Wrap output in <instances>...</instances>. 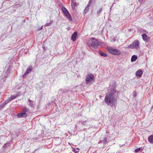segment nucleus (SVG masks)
I'll return each mask as SVG.
<instances>
[{
    "instance_id": "obj_26",
    "label": "nucleus",
    "mask_w": 153,
    "mask_h": 153,
    "mask_svg": "<svg viewBox=\"0 0 153 153\" xmlns=\"http://www.w3.org/2000/svg\"><path fill=\"white\" fill-rule=\"evenodd\" d=\"M91 0H90L87 6L89 7L91 5Z\"/></svg>"
},
{
    "instance_id": "obj_21",
    "label": "nucleus",
    "mask_w": 153,
    "mask_h": 153,
    "mask_svg": "<svg viewBox=\"0 0 153 153\" xmlns=\"http://www.w3.org/2000/svg\"><path fill=\"white\" fill-rule=\"evenodd\" d=\"M71 6L72 9L73 10H74L75 9V7L76 6H75L74 4V2L73 1V0L71 2Z\"/></svg>"
},
{
    "instance_id": "obj_9",
    "label": "nucleus",
    "mask_w": 153,
    "mask_h": 153,
    "mask_svg": "<svg viewBox=\"0 0 153 153\" xmlns=\"http://www.w3.org/2000/svg\"><path fill=\"white\" fill-rule=\"evenodd\" d=\"M28 105L32 108H34L35 104L32 100L29 99H28Z\"/></svg>"
},
{
    "instance_id": "obj_17",
    "label": "nucleus",
    "mask_w": 153,
    "mask_h": 153,
    "mask_svg": "<svg viewBox=\"0 0 153 153\" xmlns=\"http://www.w3.org/2000/svg\"><path fill=\"white\" fill-rule=\"evenodd\" d=\"M10 144V142H8L4 144L3 146V148H6L8 147Z\"/></svg>"
},
{
    "instance_id": "obj_4",
    "label": "nucleus",
    "mask_w": 153,
    "mask_h": 153,
    "mask_svg": "<svg viewBox=\"0 0 153 153\" xmlns=\"http://www.w3.org/2000/svg\"><path fill=\"white\" fill-rule=\"evenodd\" d=\"M107 49L110 53L113 55L118 56L120 55L121 53L120 50L112 47H107Z\"/></svg>"
},
{
    "instance_id": "obj_35",
    "label": "nucleus",
    "mask_w": 153,
    "mask_h": 153,
    "mask_svg": "<svg viewBox=\"0 0 153 153\" xmlns=\"http://www.w3.org/2000/svg\"><path fill=\"white\" fill-rule=\"evenodd\" d=\"M100 143V141L99 142V143Z\"/></svg>"
},
{
    "instance_id": "obj_20",
    "label": "nucleus",
    "mask_w": 153,
    "mask_h": 153,
    "mask_svg": "<svg viewBox=\"0 0 153 153\" xmlns=\"http://www.w3.org/2000/svg\"><path fill=\"white\" fill-rule=\"evenodd\" d=\"M79 148H76L74 149V148H73V151L75 153H78L79 151Z\"/></svg>"
},
{
    "instance_id": "obj_14",
    "label": "nucleus",
    "mask_w": 153,
    "mask_h": 153,
    "mask_svg": "<svg viewBox=\"0 0 153 153\" xmlns=\"http://www.w3.org/2000/svg\"><path fill=\"white\" fill-rule=\"evenodd\" d=\"M28 109H27L26 107H24L22 108V110L20 113L25 114H27L26 113L27 111H28Z\"/></svg>"
},
{
    "instance_id": "obj_13",
    "label": "nucleus",
    "mask_w": 153,
    "mask_h": 153,
    "mask_svg": "<svg viewBox=\"0 0 153 153\" xmlns=\"http://www.w3.org/2000/svg\"><path fill=\"white\" fill-rule=\"evenodd\" d=\"M17 116L19 118L25 117H27V114H25L21 113H20L17 114Z\"/></svg>"
},
{
    "instance_id": "obj_36",
    "label": "nucleus",
    "mask_w": 153,
    "mask_h": 153,
    "mask_svg": "<svg viewBox=\"0 0 153 153\" xmlns=\"http://www.w3.org/2000/svg\"><path fill=\"white\" fill-rule=\"evenodd\" d=\"M100 143V141L99 142V143Z\"/></svg>"
},
{
    "instance_id": "obj_1",
    "label": "nucleus",
    "mask_w": 153,
    "mask_h": 153,
    "mask_svg": "<svg viewBox=\"0 0 153 153\" xmlns=\"http://www.w3.org/2000/svg\"><path fill=\"white\" fill-rule=\"evenodd\" d=\"M117 96L111 91V93L106 94L104 101L107 105H112L117 102Z\"/></svg>"
},
{
    "instance_id": "obj_29",
    "label": "nucleus",
    "mask_w": 153,
    "mask_h": 153,
    "mask_svg": "<svg viewBox=\"0 0 153 153\" xmlns=\"http://www.w3.org/2000/svg\"><path fill=\"white\" fill-rule=\"evenodd\" d=\"M134 92V97H135L137 96V94H136V92L135 91V92Z\"/></svg>"
},
{
    "instance_id": "obj_33",
    "label": "nucleus",
    "mask_w": 153,
    "mask_h": 153,
    "mask_svg": "<svg viewBox=\"0 0 153 153\" xmlns=\"http://www.w3.org/2000/svg\"><path fill=\"white\" fill-rule=\"evenodd\" d=\"M115 41H116V39H114L113 40V41L114 42H115Z\"/></svg>"
},
{
    "instance_id": "obj_24",
    "label": "nucleus",
    "mask_w": 153,
    "mask_h": 153,
    "mask_svg": "<svg viewBox=\"0 0 153 153\" xmlns=\"http://www.w3.org/2000/svg\"><path fill=\"white\" fill-rule=\"evenodd\" d=\"M87 122H88V121L87 120L85 121H81V123H82V124L84 125H86L87 123Z\"/></svg>"
},
{
    "instance_id": "obj_22",
    "label": "nucleus",
    "mask_w": 153,
    "mask_h": 153,
    "mask_svg": "<svg viewBox=\"0 0 153 153\" xmlns=\"http://www.w3.org/2000/svg\"><path fill=\"white\" fill-rule=\"evenodd\" d=\"M3 74H4V76H2L1 77H2V78H6L8 76L7 74L4 71L3 72Z\"/></svg>"
},
{
    "instance_id": "obj_3",
    "label": "nucleus",
    "mask_w": 153,
    "mask_h": 153,
    "mask_svg": "<svg viewBox=\"0 0 153 153\" xmlns=\"http://www.w3.org/2000/svg\"><path fill=\"white\" fill-rule=\"evenodd\" d=\"M94 81V75L91 74L87 75L86 76L85 83L87 85H90Z\"/></svg>"
},
{
    "instance_id": "obj_15",
    "label": "nucleus",
    "mask_w": 153,
    "mask_h": 153,
    "mask_svg": "<svg viewBox=\"0 0 153 153\" xmlns=\"http://www.w3.org/2000/svg\"><path fill=\"white\" fill-rule=\"evenodd\" d=\"M148 140L150 143L153 144V135H151L148 137Z\"/></svg>"
},
{
    "instance_id": "obj_10",
    "label": "nucleus",
    "mask_w": 153,
    "mask_h": 153,
    "mask_svg": "<svg viewBox=\"0 0 153 153\" xmlns=\"http://www.w3.org/2000/svg\"><path fill=\"white\" fill-rule=\"evenodd\" d=\"M142 38L143 40L146 42H148L149 39V37L147 35L145 34H143L142 35Z\"/></svg>"
},
{
    "instance_id": "obj_32",
    "label": "nucleus",
    "mask_w": 153,
    "mask_h": 153,
    "mask_svg": "<svg viewBox=\"0 0 153 153\" xmlns=\"http://www.w3.org/2000/svg\"><path fill=\"white\" fill-rule=\"evenodd\" d=\"M53 22V20H50V22L51 23H52Z\"/></svg>"
},
{
    "instance_id": "obj_30",
    "label": "nucleus",
    "mask_w": 153,
    "mask_h": 153,
    "mask_svg": "<svg viewBox=\"0 0 153 153\" xmlns=\"http://www.w3.org/2000/svg\"><path fill=\"white\" fill-rule=\"evenodd\" d=\"M74 5L75 6H76L77 5V4L76 2H74Z\"/></svg>"
},
{
    "instance_id": "obj_6",
    "label": "nucleus",
    "mask_w": 153,
    "mask_h": 153,
    "mask_svg": "<svg viewBox=\"0 0 153 153\" xmlns=\"http://www.w3.org/2000/svg\"><path fill=\"white\" fill-rule=\"evenodd\" d=\"M19 94V92L17 93L16 94L11 95V96L9 98L8 100H6L3 104L1 105V107H4L5 105H6L8 102H9L10 101L14 99L17 96H18Z\"/></svg>"
},
{
    "instance_id": "obj_27",
    "label": "nucleus",
    "mask_w": 153,
    "mask_h": 153,
    "mask_svg": "<svg viewBox=\"0 0 153 153\" xmlns=\"http://www.w3.org/2000/svg\"><path fill=\"white\" fill-rule=\"evenodd\" d=\"M140 148H137V149H136L135 150H134V152L135 153H137V152H138L139 151H140Z\"/></svg>"
},
{
    "instance_id": "obj_25",
    "label": "nucleus",
    "mask_w": 153,
    "mask_h": 153,
    "mask_svg": "<svg viewBox=\"0 0 153 153\" xmlns=\"http://www.w3.org/2000/svg\"><path fill=\"white\" fill-rule=\"evenodd\" d=\"M107 138L106 137H105L103 140V143L104 144H105L106 143V141H107Z\"/></svg>"
},
{
    "instance_id": "obj_18",
    "label": "nucleus",
    "mask_w": 153,
    "mask_h": 153,
    "mask_svg": "<svg viewBox=\"0 0 153 153\" xmlns=\"http://www.w3.org/2000/svg\"><path fill=\"white\" fill-rule=\"evenodd\" d=\"M102 8L100 9L99 10H97V14L98 15V16L100 13L102 11Z\"/></svg>"
},
{
    "instance_id": "obj_19",
    "label": "nucleus",
    "mask_w": 153,
    "mask_h": 153,
    "mask_svg": "<svg viewBox=\"0 0 153 153\" xmlns=\"http://www.w3.org/2000/svg\"><path fill=\"white\" fill-rule=\"evenodd\" d=\"M99 53L101 56H103L104 57H105L107 56V54L106 53L102 52H100Z\"/></svg>"
},
{
    "instance_id": "obj_5",
    "label": "nucleus",
    "mask_w": 153,
    "mask_h": 153,
    "mask_svg": "<svg viewBox=\"0 0 153 153\" xmlns=\"http://www.w3.org/2000/svg\"><path fill=\"white\" fill-rule=\"evenodd\" d=\"M140 42L137 39L135 40L131 44L128 46V48H136L139 47Z\"/></svg>"
},
{
    "instance_id": "obj_16",
    "label": "nucleus",
    "mask_w": 153,
    "mask_h": 153,
    "mask_svg": "<svg viewBox=\"0 0 153 153\" xmlns=\"http://www.w3.org/2000/svg\"><path fill=\"white\" fill-rule=\"evenodd\" d=\"M137 57L136 55H133L132 56L131 59V62H134L137 59Z\"/></svg>"
},
{
    "instance_id": "obj_28",
    "label": "nucleus",
    "mask_w": 153,
    "mask_h": 153,
    "mask_svg": "<svg viewBox=\"0 0 153 153\" xmlns=\"http://www.w3.org/2000/svg\"><path fill=\"white\" fill-rule=\"evenodd\" d=\"M51 23L49 22L48 23H47L45 25V26H49L51 25Z\"/></svg>"
},
{
    "instance_id": "obj_11",
    "label": "nucleus",
    "mask_w": 153,
    "mask_h": 153,
    "mask_svg": "<svg viewBox=\"0 0 153 153\" xmlns=\"http://www.w3.org/2000/svg\"><path fill=\"white\" fill-rule=\"evenodd\" d=\"M77 36V33L75 31L73 33L71 37V39L73 41H75L76 40Z\"/></svg>"
},
{
    "instance_id": "obj_23",
    "label": "nucleus",
    "mask_w": 153,
    "mask_h": 153,
    "mask_svg": "<svg viewBox=\"0 0 153 153\" xmlns=\"http://www.w3.org/2000/svg\"><path fill=\"white\" fill-rule=\"evenodd\" d=\"M89 7L87 6L86 7H85V8L84 10V13L85 14H86L87 13V12L88 11V10L89 9Z\"/></svg>"
},
{
    "instance_id": "obj_34",
    "label": "nucleus",
    "mask_w": 153,
    "mask_h": 153,
    "mask_svg": "<svg viewBox=\"0 0 153 153\" xmlns=\"http://www.w3.org/2000/svg\"><path fill=\"white\" fill-rule=\"evenodd\" d=\"M43 27V26H42L41 27V29H40V30H42V29Z\"/></svg>"
},
{
    "instance_id": "obj_7",
    "label": "nucleus",
    "mask_w": 153,
    "mask_h": 153,
    "mask_svg": "<svg viewBox=\"0 0 153 153\" xmlns=\"http://www.w3.org/2000/svg\"><path fill=\"white\" fill-rule=\"evenodd\" d=\"M62 10L63 12L65 15L68 18L70 21L72 20V18L71 16L69 14L68 11L65 7H63L62 8Z\"/></svg>"
},
{
    "instance_id": "obj_12",
    "label": "nucleus",
    "mask_w": 153,
    "mask_h": 153,
    "mask_svg": "<svg viewBox=\"0 0 153 153\" xmlns=\"http://www.w3.org/2000/svg\"><path fill=\"white\" fill-rule=\"evenodd\" d=\"M143 72L140 69L137 71L135 75L136 76L140 77L143 74Z\"/></svg>"
},
{
    "instance_id": "obj_31",
    "label": "nucleus",
    "mask_w": 153,
    "mask_h": 153,
    "mask_svg": "<svg viewBox=\"0 0 153 153\" xmlns=\"http://www.w3.org/2000/svg\"><path fill=\"white\" fill-rule=\"evenodd\" d=\"M143 0H138V1L140 3H142L143 2Z\"/></svg>"
},
{
    "instance_id": "obj_2",
    "label": "nucleus",
    "mask_w": 153,
    "mask_h": 153,
    "mask_svg": "<svg viewBox=\"0 0 153 153\" xmlns=\"http://www.w3.org/2000/svg\"><path fill=\"white\" fill-rule=\"evenodd\" d=\"M87 44L89 47H91L94 48L97 47L99 45L98 40L94 37L88 40L87 42Z\"/></svg>"
},
{
    "instance_id": "obj_37",
    "label": "nucleus",
    "mask_w": 153,
    "mask_h": 153,
    "mask_svg": "<svg viewBox=\"0 0 153 153\" xmlns=\"http://www.w3.org/2000/svg\"><path fill=\"white\" fill-rule=\"evenodd\" d=\"M115 91V93H116V91Z\"/></svg>"
},
{
    "instance_id": "obj_8",
    "label": "nucleus",
    "mask_w": 153,
    "mask_h": 153,
    "mask_svg": "<svg viewBox=\"0 0 153 153\" xmlns=\"http://www.w3.org/2000/svg\"><path fill=\"white\" fill-rule=\"evenodd\" d=\"M33 69V68L31 66L29 67H28L25 72V73L23 75V77H25V76L28 74L30 73L31 71H32Z\"/></svg>"
}]
</instances>
